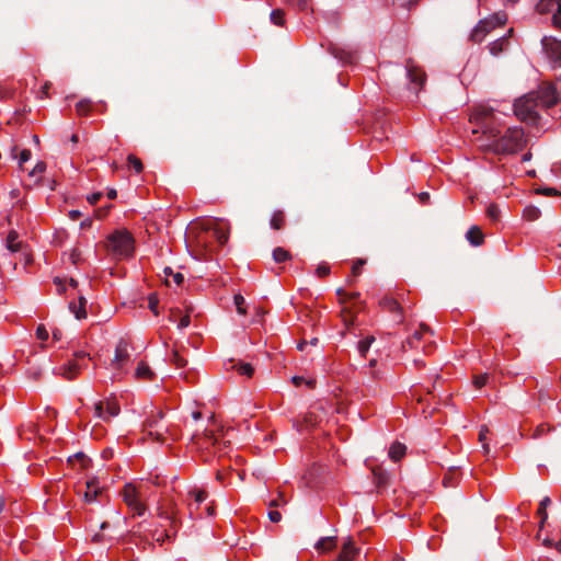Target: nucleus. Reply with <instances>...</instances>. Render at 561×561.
Listing matches in <instances>:
<instances>
[{
	"label": "nucleus",
	"instance_id": "nucleus-39",
	"mask_svg": "<svg viewBox=\"0 0 561 561\" xmlns=\"http://www.w3.org/2000/svg\"><path fill=\"white\" fill-rule=\"evenodd\" d=\"M127 160L137 173H140L142 171V163L138 158H136L133 154H129Z\"/></svg>",
	"mask_w": 561,
	"mask_h": 561
},
{
	"label": "nucleus",
	"instance_id": "nucleus-59",
	"mask_svg": "<svg viewBox=\"0 0 561 561\" xmlns=\"http://www.w3.org/2000/svg\"><path fill=\"white\" fill-rule=\"evenodd\" d=\"M205 438L207 440L211 442L213 444H217V438L214 436V434L211 432H206Z\"/></svg>",
	"mask_w": 561,
	"mask_h": 561
},
{
	"label": "nucleus",
	"instance_id": "nucleus-14",
	"mask_svg": "<svg viewBox=\"0 0 561 561\" xmlns=\"http://www.w3.org/2000/svg\"><path fill=\"white\" fill-rule=\"evenodd\" d=\"M193 500L187 502V511L191 518L199 517L197 513L199 505L206 500L207 494L203 490H193L188 493Z\"/></svg>",
	"mask_w": 561,
	"mask_h": 561
},
{
	"label": "nucleus",
	"instance_id": "nucleus-64",
	"mask_svg": "<svg viewBox=\"0 0 561 561\" xmlns=\"http://www.w3.org/2000/svg\"><path fill=\"white\" fill-rule=\"evenodd\" d=\"M543 194L547 196L556 195L557 191L554 188H545Z\"/></svg>",
	"mask_w": 561,
	"mask_h": 561
},
{
	"label": "nucleus",
	"instance_id": "nucleus-52",
	"mask_svg": "<svg viewBox=\"0 0 561 561\" xmlns=\"http://www.w3.org/2000/svg\"><path fill=\"white\" fill-rule=\"evenodd\" d=\"M421 336H422V331H415L414 334L412 335V337H410L408 340V343L410 344V346L414 347V341L421 340Z\"/></svg>",
	"mask_w": 561,
	"mask_h": 561
},
{
	"label": "nucleus",
	"instance_id": "nucleus-28",
	"mask_svg": "<svg viewBox=\"0 0 561 561\" xmlns=\"http://www.w3.org/2000/svg\"><path fill=\"white\" fill-rule=\"evenodd\" d=\"M550 503H551V500H550L549 496H545L540 501V504H539V507H538V511H537V514L540 517V527H543V524H545V522L548 518V514H547L546 510H547V506L550 505Z\"/></svg>",
	"mask_w": 561,
	"mask_h": 561
},
{
	"label": "nucleus",
	"instance_id": "nucleus-9",
	"mask_svg": "<svg viewBox=\"0 0 561 561\" xmlns=\"http://www.w3.org/2000/svg\"><path fill=\"white\" fill-rule=\"evenodd\" d=\"M538 106L551 107L558 102L557 90L552 84H542L536 92H531Z\"/></svg>",
	"mask_w": 561,
	"mask_h": 561
},
{
	"label": "nucleus",
	"instance_id": "nucleus-63",
	"mask_svg": "<svg viewBox=\"0 0 561 561\" xmlns=\"http://www.w3.org/2000/svg\"><path fill=\"white\" fill-rule=\"evenodd\" d=\"M69 216L71 219H77L78 217L81 216V213L79 210H70Z\"/></svg>",
	"mask_w": 561,
	"mask_h": 561
},
{
	"label": "nucleus",
	"instance_id": "nucleus-1",
	"mask_svg": "<svg viewBox=\"0 0 561 561\" xmlns=\"http://www.w3.org/2000/svg\"><path fill=\"white\" fill-rule=\"evenodd\" d=\"M476 119L482 128V133L474 140L481 150L495 154H513L523 149L525 145L523 128L507 127L502 133L493 108L481 107L476 112Z\"/></svg>",
	"mask_w": 561,
	"mask_h": 561
},
{
	"label": "nucleus",
	"instance_id": "nucleus-15",
	"mask_svg": "<svg viewBox=\"0 0 561 561\" xmlns=\"http://www.w3.org/2000/svg\"><path fill=\"white\" fill-rule=\"evenodd\" d=\"M358 554L359 548L355 547L351 537H347L342 545L336 561H353Z\"/></svg>",
	"mask_w": 561,
	"mask_h": 561
},
{
	"label": "nucleus",
	"instance_id": "nucleus-53",
	"mask_svg": "<svg viewBox=\"0 0 561 561\" xmlns=\"http://www.w3.org/2000/svg\"><path fill=\"white\" fill-rule=\"evenodd\" d=\"M88 357V354L84 351H79L75 353V362L80 363Z\"/></svg>",
	"mask_w": 561,
	"mask_h": 561
},
{
	"label": "nucleus",
	"instance_id": "nucleus-30",
	"mask_svg": "<svg viewBox=\"0 0 561 561\" xmlns=\"http://www.w3.org/2000/svg\"><path fill=\"white\" fill-rule=\"evenodd\" d=\"M170 362L175 365L178 368L185 367L187 364V360L180 354L179 350H173Z\"/></svg>",
	"mask_w": 561,
	"mask_h": 561
},
{
	"label": "nucleus",
	"instance_id": "nucleus-47",
	"mask_svg": "<svg viewBox=\"0 0 561 561\" xmlns=\"http://www.w3.org/2000/svg\"><path fill=\"white\" fill-rule=\"evenodd\" d=\"M330 273V267L327 265V264H320L317 270H316V274L319 276V277H324L327 276L328 274Z\"/></svg>",
	"mask_w": 561,
	"mask_h": 561
},
{
	"label": "nucleus",
	"instance_id": "nucleus-6",
	"mask_svg": "<svg viewBox=\"0 0 561 561\" xmlns=\"http://www.w3.org/2000/svg\"><path fill=\"white\" fill-rule=\"evenodd\" d=\"M123 501L134 512V515L142 516L146 512V505L142 502L141 485L127 483L122 490Z\"/></svg>",
	"mask_w": 561,
	"mask_h": 561
},
{
	"label": "nucleus",
	"instance_id": "nucleus-3",
	"mask_svg": "<svg viewBox=\"0 0 561 561\" xmlns=\"http://www.w3.org/2000/svg\"><path fill=\"white\" fill-rule=\"evenodd\" d=\"M134 244V237L126 229L115 230L105 242L107 251L116 259L130 256L135 249Z\"/></svg>",
	"mask_w": 561,
	"mask_h": 561
},
{
	"label": "nucleus",
	"instance_id": "nucleus-54",
	"mask_svg": "<svg viewBox=\"0 0 561 561\" xmlns=\"http://www.w3.org/2000/svg\"><path fill=\"white\" fill-rule=\"evenodd\" d=\"M393 3L399 4L400 7H409L413 3H416L417 0H391Z\"/></svg>",
	"mask_w": 561,
	"mask_h": 561
},
{
	"label": "nucleus",
	"instance_id": "nucleus-44",
	"mask_svg": "<svg viewBox=\"0 0 561 561\" xmlns=\"http://www.w3.org/2000/svg\"><path fill=\"white\" fill-rule=\"evenodd\" d=\"M158 298L154 295H151L149 297L148 307L149 309L157 316L159 313L158 311Z\"/></svg>",
	"mask_w": 561,
	"mask_h": 561
},
{
	"label": "nucleus",
	"instance_id": "nucleus-16",
	"mask_svg": "<svg viewBox=\"0 0 561 561\" xmlns=\"http://www.w3.org/2000/svg\"><path fill=\"white\" fill-rule=\"evenodd\" d=\"M102 493V489L99 485L96 478L89 479L85 482V491L83 492V500L87 503H93L98 496Z\"/></svg>",
	"mask_w": 561,
	"mask_h": 561
},
{
	"label": "nucleus",
	"instance_id": "nucleus-42",
	"mask_svg": "<svg viewBox=\"0 0 561 561\" xmlns=\"http://www.w3.org/2000/svg\"><path fill=\"white\" fill-rule=\"evenodd\" d=\"M36 336L41 341H46L49 336L47 329L44 325H38L36 329Z\"/></svg>",
	"mask_w": 561,
	"mask_h": 561
},
{
	"label": "nucleus",
	"instance_id": "nucleus-62",
	"mask_svg": "<svg viewBox=\"0 0 561 561\" xmlns=\"http://www.w3.org/2000/svg\"><path fill=\"white\" fill-rule=\"evenodd\" d=\"M336 294H337V296H339L342 300H345V299H346V295H347V293H346L344 289L339 288V289L336 290Z\"/></svg>",
	"mask_w": 561,
	"mask_h": 561
},
{
	"label": "nucleus",
	"instance_id": "nucleus-10",
	"mask_svg": "<svg viewBox=\"0 0 561 561\" xmlns=\"http://www.w3.org/2000/svg\"><path fill=\"white\" fill-rule=\"evenodd\" d=\"M542 48L554 68L561 66V39L545 36L541 39Z\"/></svg>",
	"mask_w": 561,
	"mask_h": 561
},
{
	"label": "nucleus",
	"instance_id": "nucleus-60",
	"mask_svg": "<svg viewBox=\"0 0 561 561\" xmlns=\"http://www.w3.org/2000/svg\"><path fill=\"white\" fill-rule=\"evenodd\" d=\"M297 5L300 10H306L308 8V1L309 0H296Z\"/></svg>",
	"mask_w": 561,
	"mask_h": 561
},
{
	"label": "nucleus",
	"instance_id": "nucleus-18",
	"mask_svg": "<svg viewBox=\"0 0 561 561\" xmlns=\"http://www.w3.org/2000/svg\"><path fill=\"white\" fill-rule=\"evenodd\" d=\"M81 368V364L70 360L68 364L59 368V374L68 380L73 379Z\"/></svg>",
	"mask_w": 561,
	"mask_h": 561
},
{
	"label": "nucleus",
	"instance_id": "nucleus-29",
	"mask_svg": "<svg viewBox=\"0 0 561 561\" xmlns=\"http://www.w3.org/2000/svg\"><path fill=\"white\" fill-rule=\"evenodd\" d=\"M285 217L282 210H275L272 215L270 225L273 229L279 230L284 226Z\"/></svg>",
	"mask_w": 561,
	"mask_h": 561
},
{
	"label": "nucleus",
	"instance_id": "nucleus-4",
	"mask_svg": "<svg viewBox=\"0 0 561 561\" xmlns=\"http://www.w3.org/2000/svg\"><path fill=\"white\" fill-rule=\"evenodd\" d=\"M144 427L148 435L158 442H165L167 435L175 439L173 428L164 421V413L159 409H152L150 411Z\"/></svg>",
	"mask_w": 561,
	"mask_h": 561
},
{
	"label": "nucleus",
	"instance_id": "nucleus-24",
	"mask_svg": "<svg viewBox=\"0 0 561 561\" xmlns=\"http://www.w3.org/2000/svg\"><path fill=\"white\" fill-rule=\"evenodd\" d=\"M331 53L335 58L344 64L353 62L355 59V54L351 50H345L344 48L333 47Z\"/></svg>",
	"mask_w": 561,
	"mask_h": 561
},
{
	"label": "nucleus",
	"instance_id": "nucleus-2",
	"mask_svg": "<svg viewBox=\"0 0 561 561\" xmlns=\"http://www.w3.org/2000/svg\"><path fill=\"white\" fill-rule=\"evenodd\" d=\"M157 515L169 523L170 529L160 531L157 528H152L151 524L147 520L139 523L136 529L133 531L135 537H138L141 541L148 542L151 538L153 541L162 545L165 540L172 538L176 533L178 527V512L174 505L169 507H158Z\"/></svg>",
	"mask_w": 561,
	"mask_h": 561
},
{
	"label": "nucleus",
	"instance_id": "nucleus-49",
	"mask_svg": "<svg viewBox=\"0 0 561 561\" xmlns=\"http://www.w3.org/2000/svg\"><path fill=\"white\" fill-rule=\"evenodd\" d=\"M190 323H191V318H190V316H188V314H185V316H183V317L179 320V322H178V328H179L180 330L185 329V328H187V327L190 325Z\"/></svg>",
	"mask_w": 561,
	"mask_h": 561
},
{
	"label": "nucleus",
	"instance_id": "nucleus-31",
	"mask_svg": "<svg viewBox=\"0 0 561 561\" xmlns=\"http://www.w3.org/2000/svg\"><path fill=\"white\" fill-rule=\"evenodd\" d=\"M374 341H375L374 336H368L358 342L357 350H358L360 356H363V357L366 356V354Z\"/></svg>",
	"mask_w": 561,
	"mask_h": 561
},
{
	"label": "nucleus",
	"instance_id": "nucleus-21",
	"mask_svg": "<svg viewBox=\"0 0 561 561\" xmlns=\"http://www.w3.org/2000/svg\"><path fill=\"white\" fill-rule=\"evenodd\" d=\"M163 274L165 276V283L169 286L172 283L175 284L176 286H180L184 280L183 274L180 272H174L171 267H164Z\"/></svg>",
	"mask_w": 561,
	"mask_h": 561
},
{
	"label": "nucleus",
	"instance_id": "nucleus-56",
	"mask_svg": "<svg viewBox=\"0 0 561 561\" xmlns=\"http://www.w3.org/2000/svg\"><path fill=\"white\" fill-rule=\"evenodd\" d=\"M50 82H45V84L41 89V98H47L48 96V90L50 89Z\"/></svg>",
	"mask_w": 561,
	"mask_h": 561
},
{
	"label": "nucleus",
	"instance_id": "nucleus-57",
	"mask_svg": "<svg viewBox=\"0 0 561 561\" xmlns=\"http://www.w3.org/2000/svg\"><path fill=\"white\" fill-rule=\"evenodd\" d=\"M73 458L80 459L82 461V466H85V461L88 460L85 456L81 453L76 454L73 457H69V461L71 462Z\"/></svg>",
	"mask_w": 561,
	"mask_h": 561
},
{
	"label": "nucleus",
	"instance_id": "nucleus-22",
	"mask_svg": "<svg viewBox=\"0 0 561 561\" xmlns=\"http://www.w3.org/2000/svg\"><path fill=\"white\" fill-rule=\"evenodd\" d=\"M407 447L405 445L394 442L388 451L389 458L393 461H399L405 455Z\"/></svg>",
	"mask_w": 561,
	"mask_h": 561
},
{
	"label": "nucleus",
	"instance_id": "nucleus-27",
	"mask_svg": "<svg viewBox=\"0 0 561 561\" xmlns=\"http://www.w3.org/2000/svg\"><path fill=\"white\" fill-rule=\"evenodd\" d=\"M154 374L153 371L150 369V367L141 362L138 364L137 368H136V377L138 379H144V380H151L153 378Z\"/></svg>",
	"mask_w": 561,
	"mask_h": 561
},
{
	"label": "nucleus",
	"instance_id": "nucleus-26",
	"mask_svg": "<svg viewBox=\"0 0 561 561\" xmlns=\"http://www.w3.org/2000/svg\"><path fill=\"white\" fill-rule=\"evenodd\" d=\"M85 305H87V300L85 298L83 297H79V304H70L69 308L71 310V312L75 314V317L80 320L82 318H85L87 316V312H85Z\"/></svg>",
	"mask_w": 561,
	"mask_h": 561
},
{
	"label": "nucleus",
	"instance_id": "nucleus-45",
	"mask_svg": "<svg viewBox=\"0 0 561 561\" xmlns=\"http://www.w3.org/2000/svg\"><path fill=\"white\" fill-rule=\"evenodd\" d=\"M366 263L365 260L358 259L352 266V274L358 276L360 274L362 266Z\"/></svg>",
	"mask_w": 561,
	"mask_h": 561
},
{
	"label": "nucleus",
	"instance_id": "nucleus-32",
	"mask_svg": "<svg viewBox=\"0 0 561 561\" xmlns=\"http://www.w3.org/2000/svg\"><path fill=\"white\" fill-rule=\"evenodd\" d=\"M234 367L240 375L249 378L252 377L254 373V368L249 363H239Z\"/></svg>",
	"mask_w": 561,
	"mask_h": 561
},
{
	"label": "nucleus",
	"instance_id": "nucleus-50",
	"mask_svg": "<svg viewBox=\"0 0 561 561\" xmlns=\"http://www.w3.org/2000/svg\"><path fill=\"white\" fill-rule=\"evenodd\" d=\"M547 431H549V428L545 424H540L536 427L533 436L535 438L541 437Z\"/></svg>",
	"mask_w": 561,
	"mask_h": 561
},
{
	"label": "nucleus",
	"instance_id": "nucleus-58",
	"mask_svg": "<svg viewBox=\"0 0 561 561\" xmlns=\"http://www.w3.org/2000/svg\"><path fill=\"white\" fill-rule=\"evenodd\" d=\"M179 313V310H175V309H171L170 310V316H169V321L171 322H176V316Z\"/></svg>",
	"mask_w": 561,
	"mask_h": 561
},
{
	"label": "nucleus",
	"instance_id": "nucleus-38",
	"mask_svg": "<svg viewBox=\"0 0 561 561\" xmlns=\"http://www.w3.org/2000/svg\"><path fill=\"white\" fill-rule=\"evenodd\" d=\"M488 433H489V430L485 426H482L480 428L479 440L482 443V448L485 454H488L490 450L489 445L485 443Z\"/></svg>",
	"mask_w": 561,
	"mask_h": 561
},
{
	"label": "nucleus",
	"instance_id": "nucleus-25",
	"mask_svg": "<svg viewBox=\"0 0 561 561\" xmlns=\"http://www.w3.org/2000/svg\"><path fill=\"white\" fill-rule=\"evenodd\" d=\"M507 44H508L507 36L504 35V36L495 39L494 42H492L489 45V50H490L491 55L499 56L506 48Z\"/></svg>",
	"mask_w": 561,
	"mask_h": 561
},
{
	"label": "nucleus",
	"instance_id": "nucleus-37",
	"mask_svg": "<svg viewBox=\"0 0 561 561\" xmlns=\"http://www.w3.org/2000/svg\"><path fill=\"white\" fill-rule=\"evenodd\" d=\"M284 13L282 10L277 9V10H273L271 12V21L275 24V25H283L284 23Z\"/></svg>",
	"mask_w": 561,
	"mask_h": 561
},
{
	"label": "nucleus",
	"instance_id": "nucleus-55",
	"mask_svg": "<svg viewBox=\"0 0 561 561\" xmlns=\"http://www.w3.org/2000/svg\"><path fill=\"white\" fill-rule=\"evenodd\" d=\"M102 194L101 193H93L91 195H89L87 197L88 202L91 204V205H94L100 198H101Z\"/></svg>",
	"mask_w": 561,
	"mask_h": 561
},
{
	"label": "nucleus",
	"instance_id": "nucleus-51",
	"mask_svg": "<svg viewBox=\"0 0 561 561\" xmlns=\"http://www.w3.org/2000/svg\"><path fill=\"white\" fill-rule=\"evenodd\" d=\"M267 516L273 523H278L282 519V515L278 511H270Z\"/></svg>",
	"mask_w": 561,
	"mask_h": 561
},
{
	"label": "nucleus",
	"instance_id": "nucleus-7",
	"mask_svg": "<svg viewBox=\"0 0 561 561\" xmlns=\"http://www.w3.org/2000/svg\"><path fill=\"white\" fill-rule=\"evenodd\" d=\"M538 107L534 94H526L514 103V113L522 121H535Z\"/></svg>",
	"mask_w": 561,
	"mask_h": 561
},
{
	"label": "nucleus",
	"instance_id": "nucleus-36",
	"mask_svg": "<svg viewBox=\"0 0 561 561\" xmlns=\"http://www.w3.org/2000/svg\"><path fill=\"white\" fill-rule=\"evenodd\" d=\"M234 305L237 307V311L240 314H245L247 310L244 309L243 305L245 302L244 297L240 294L234 295L233 297Z\"/></svg>",
	"mask_w": 561,
	"mask_h": 561
},
{
	"label": "nucleus",
	"instance_id": "nucleus-5",
	"mask_svg": "<svg viewBox=\"0 0 561 561\" xmlns=\"http://www.w3.org/2000/svg\"><path fill=\"white\" fill-rule=\"evenodd\" d=\"M506 21L507 15L505 12H496L481 20L472 30L471 39L476 43L482 42L493 28L504 25Z\"/></svg>",
	"mask_w": 561,
	"mask_h": 561
},
{
	"label": "nucleus",
	"instance_id": "nucleus-20",
	"mask_svg": "<svg viewBox=\"0 0 561 561\" xmlns=\"http://www.w3.org/2000/svg\"><path fill=\"white\" fill-rule=\"evenodd\" d=\"M336 546V538L333 536L329 537H322L320 538L317 543L314 545V548L320 552H327L334 549Z\"/></svg>",
	"mask_w": 561,
	"mask_h": 561
},
{
	"label": "nucleus",
	"instance_id": "nucleus-23",
	"mask_svg": "<svg viewBox=\"0 0 561 561\" xmlns=\"http://www.w3.org/2000/svg\"><path fill=\"white\" fill-rule=\"evenodd\" d=\"M5 248L12 253L20 251L21 243L19 242V233L15 230L9 231L5 239Z\"/></svg>",
	"mask_w": 561,
	"mask_h": 561
},
{
	"label": "nucleus",
	"instance_id": "nucleus-11",
	"mask_svg": "<svg viewBox=\"0 0 561 561\" xmlns=\"http://www.w3.org/2000/svg\"><path fill=\"white\" fill-rule=\"evenodd\" d=\"M536 9L541 14L551 13L553 25L561 27V0H539Z\"/></svg>",
	"mask_w": 561,
	"mask_h": 561
},
{
	"label": "nucleus",
	"instance_id": "nucleus-8",
	"mask_svg": "<svg viewBox=\"0 0 561 561\" xmlns=\"http://www.w3.org/2000/svg\"><path fill=\"white\" fill-rule=\"evenodd\" d=\"M230 226L224 219H211L206 224V234L215 239L219 247L227 243Z\"/></svg>",
	"mask_w": 561,
	"mask_h": 561
},
{
	"label": "nucleus",
	"instance_id": "nucleus-17",
	"mask_svg": "<svg viewBox=\"0 0 561 561\" xmlns=\"http://www.w3.org/2000/svg\"><path fill=\"white\" fill-rule=\"evenodd\" d=\"M129 359L128 345L125 341H119L115 348V356L113 359V365L119 369L122 368Z\"/></svg>",
	"mask_w": 561,
	"mask_h": 561
},
{
	"label": "nucleus",
	"instance_id": "nucleus-61",
	"mask_svg": "<svg viewBox=\"0 0 561 561\" xmlns=\"http://www.w3.org/2000/svg\"><path fill=\"white\" fill-rule=\"evenodd\" d=\"M53 339H54L55 341H59V340L61 339V331H60V330H58V329H55V330L53 331Z\"/></svg>",
	"mask_w": 561,
	"mask_h": 561
},
{
	"label": "nucleus",
	"instance_id": "nucleus-34",
	"mask_svg": "<svg viewBox=\"0 0 561 561\" xmlns=\"http://www.w3.org/2000/svg\"><path fill=\"white\" fill-rule=\"evenodd\" d=\"M273 259L277 263H283L289 259V253L283 248H276L273 251Z\"/></svg>",
	"mask_w": 561,
	"mask_h": 561
},
{
	"label": "nucleus",
	"instance_id": "nucleus-19",
	"mask_svg": "<svg viewBox=\"0 0 561 561\" xmlns=\"http://www.w3.org/2000/svg\"><path fill=\"white\" fill-rule=\"evenodd\" d=\"M466 238L470 244L478 247L483 243V233L478 226H472L466 233Z\"/></svg>",
	"mask_w": 561,
	"mask_h": 561
},
{
	"label": "nucleus",
	"instance_id": "nucleus-40",
	"mask_svg": "<svg viewBox=\"0 0 561 561\" xmlns=\"http://www.w3.org/2000/svg\"><path fill=\"white\" fill-rule=\"evenodd\" d=\"M76 107H77V112L80 115H85L90 110V101L81 100L77 103Z\"/></svg>",
	"mask_w": 561,
	"mask_h": 561
},
{
	"label": "nucleus",
	"instance_id": "nucleus-46",
	"mask_svg": "<svg viewBox=\"0 0 561 561\" xmlns=\"http://www.w3.org/2000/svg\"><path fill=\"white\" fill-rule=\"evenodd\" d=\"M488 216L492 219V220H497L499 219V216H500V210L496 206L494 205H491L488 207Z\"/></svg>",
	"mask_w": 561,
	"mask_h": 561
},
{
	"label": "nucleus",
	"instance_id": "nucleus-12",
	"mask_svg": "<svg viewBox=\"0 0 561 561\" xmlns=\"http://www.w3.org/2000/svg\"><path fill=\"white\" fill-rule=\"evenodd\" d=\"M95 416L104 421L118 415L119 407L114 400L100 401L94 407Z\"/></svg>",
	"mask_w": 561,
	"mask_h": 561
},
{
	"label": "nucleus",
	"instance_id": "nucleus-41",
	"mask_svg": "<svg viewBox=\"0 0 561 561\" xmlns=\"http://www.w3.org/2000/svg\"><path fill=\"white\" fill-rule=\"evenodd\" d=\"M382 304L386 307H388L390 311L400 312V310H401L400 305L393 299L386 298V299H383Z\"/></svg>",
	"mask_w": 561,
	"mask_h": 561
},
{
	"label": "nucleus",
	"instance_id": "nucleus-48",
	"mask_svg": "<svg viewBox=\"0 0 561 561\" xmlns=\"http://www.w3.org/2000/svg\"><path fill=\"white\" fill-rule=\"evenodd\" d=\"M31 158V151L28 149H23L21 152H20V157H19V164L22 165L23 163H25L26 161H28Z\"/></svg>",
	"mask_w": 561,
	"mask_h": 561
},
{
	"label": "nucleus",
	"instance_id": "nucleus-43",
	"mask_svg": "<svg viewBox=\"0 0 561 561\" xmlns=\"http://www.w3.org/2000/svg\"><path fill=\"white\" fill-rule=\"evenodd\" d=\"M488 379H489V376L486 374L480 375L474 378L473 383H474L476 388L480 389L486 385Z\"/></svg>",
	"mask_w": 561,
	"mask_h": 561
},
{
	"label": "nucleus",
	"instance_id": "nucleus-35",
	"mask_svg": "<svg viewBox=\"0 0 561 561\" xmlns=\"http://www.w3.org/2000/svg\"><path fill=\"white\" fill-rule=\"evenodd\" d=\"M291 381L295 386H301L302 383H305L307 387L309 388H313L314 387V383L316 381L313 379H306L305 377L302 376H294L291 378Z\"/></svg>",
	"mask_w": 561,
	"mask_h": 561
},
{
	"label": "nucleus",
	"instance_id": "nucleus-33",
	"mask_svg": "<svg viewBox=\"0 0 561 561\" xmlns=\"http://www.w3.org/2000/svg\"><path fill=\"white\" fill-rule=\"evenodd\" d=\"M524 217L530 221L537 220L540 217V210L535 206H528L524 209Z\"/></svg>",
	"mask_w": 561,
	"mask_h": 561
},
{
	"label": "nucleus",
	"instance_id": "nucleus-13",
	"mask_svg": "<svg viewBox=\"0 0 561 561\" xmlns=\"http://www.w3.org/2000/svg\"><path fill=\"white\" fill-rule=\"evenodd\" d=\"M407 77L415 92H417L425 82V73L415 67L412 62H408L407 65Z\"/></svg>",
	"mask_w": 561,
	"mask_h": 561
}]
</instances>
